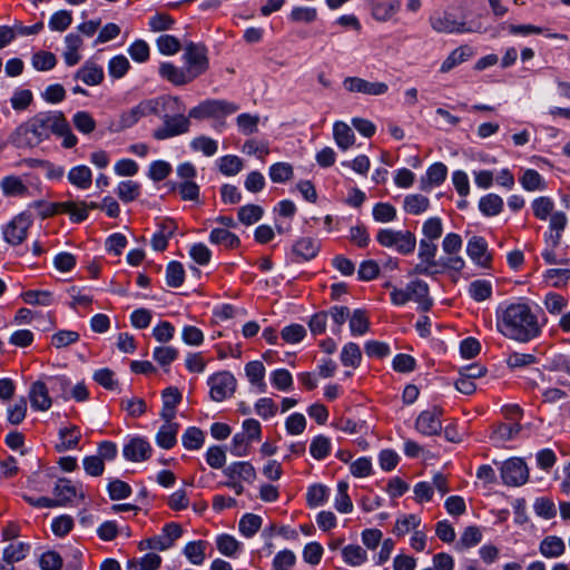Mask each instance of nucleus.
<instances>
[{
  "instance_id": "obj_1",
  "label": "nucleus",
  "mask_w": 570,
  "mask_h": 570,
  "mask_svg": "<svg viewBox=\"0 0 570 570\" xmlns=\"http://www.w3.org/2000/svg\"><path fill=\"white\" fill-rule=\"evenodd\" d=\"M497 331L509 340L528 343L541 334L538 316L529 304H500L495 311Z\"/></svg>"
},
{
  "instance_id": "obj_2",
  "label": "nucleus",
  "mask_w": 570,
  "mask_h": 570,
  "mask_svg": "<svg viewBox=\"0 0 570 570\" xmlns=\"http://www.w3.org/2000/svg\"><path fill=\"white\" fill-rule=\"evenodd\" d=\"M62 126L61 112H39L21 124L10 136V142L18 148H33L53 135Z\"/></svg>"
},
{
  "instance_id": "obj_3",
  "label": "nucleus",
  "mask_w": 570,
  "mask_h": 570,
  "mask_svg": "<svg viewBox=\"0 0 570 570\" xmlns=\"http://www.w3.org/2000/svg\"><path fill=\"white\" fill-rule=\"evenodd\" d=\"M181 109L183 101L176 96L163 95L144 99L120 114L117 127L118 130H125L134 127L144 117L150 115L160 116L163 112L180 111Z\"/></svg>"
},
{
  "instance_id": "obj_4",
  "label": "nucleus",
  "mask_w": 570,
  "mask_h": 570,
  "mask_svg": "<svg viewBox=\"0 0 570 570\" xmlns=\"http://www.w3.org/2000/svg\"><path fill=\"white\" fill-rule=\"evenodd\" d=\"M391 287L390 284H386ZM414 301L419 304V308L423 312L428 311L432 305V299L429 297V286L421 279L410 282L405 288H397L392 286L391 302L394 305L402 306L407 302Z\"/></svg>"
},
{
  "instance_id": "obj_5",
  "label": "nucleus",
  "mask_w": 570,
  "mask_h": 570,
  "mask_svg": "<svg viewBox=\"0 0 570 570\" xmlns=\"http://www.w3.org/2000/svg\"><path fill=\"white\" fill-rule=\"evenodd\" d=\"M185 105L180 111L163 112L159 117L163 120L161 126L153 131L156 140H166L176 136L184 135L189 131L190 117L184 115Z\"/></svg>"
},
{
  "instance_id": "obj_6",
  "label": "nucleus",
  "mask_w": 570,
  "mask_h": 570,
  "mask_svg": "<svg viewBox=\"0 0 570 570\" xmlns=\"http://www.w3.org/2000/svg\"><path fill=\"white\" fill-rule=\"evenodd\" d=\"M376 240L381 246L393 248L402 255L413 253L416 246L415 235L406 229L382 228L376 234Z\"/></svg>"
},
{
  "instance_id": "obj_7",
  "label": "nucleus",
  "mask_w": 570,
  "mask_h": 570,
  "mask_svg": "<svg viewBox=\"0 0 570 570\" xmlns=\"http://www.w3.org/2000/svg\"><path fill=\"white\" fill-rule=\"evenodd\" d=\"M238 110L234 102L222 99H207L189 110V117L194 119L220 118Z\"/></svg>"
},
{
  "instance_id": "obj_8",
  "label": "nucleus",
  "mask_w": 570,
  "mask_h": 570,
  "mask_svg": "<svg viewBox=\"0 0 570 570\" xmlns=\"http://www.w3.org/2000/svg\"><path fill=\"white\" fill-rule=\"evenodd\" d=\"M183 59L185 69L193 80L208 69L207 50L203 45L187 43L184 49Z\"/></svg>"
},
{
  "instance_id": "obj_9",
  "label": "nucleus",
  "mask_w": 570,
  "mask_h": 570,
  "mask_svg": "<svg viewBox=\"0 0 570 570\" xmlns=\"http://www.w3.org/2000/svg\"><path fill=\"white\" fill-rule=\"evenodd\" d=\"M501 479L509 487H520L529 479V470L523 460L512 458L501 464Z\"/></svg>"
},
{
  "instance_id": "obj_10",
  "label": "nucleus",
  "mask_w": 570,
  "mask_h": 570,
  "mask_svg": "<svg viewBox=\"0 0 570 570\" xmlns=\"http://www.w3.org/2000/svg\"><path fill=\"white\" fill-rule=\"evenodd\" d=\"M236 379L227 371L214 374L208 380L212 400L222 402L230 397L236 390Z\"/></svg>"
},
{
  "instance_id": "obj_11",
  "label": "nucleus",
  "mask_w": 570,
  "mask_h": 570,
  "mask_svg": "<svg viewBox=\"0 0 570 570\" xmlns=\"http://www.w3.org/2000/svg\"><path fill=\"white\" fill-rule=\"evenodd\" d=\"M343 88L351 94L366 96H382L389 90V86L382 81H368L361 77H346L343 80Z\"/></svg>"
},
{
  "instance_id": "obj_12",
  "label": "nucleus",
  "mask_w": 570,
  "mask_h": 570,
  "mask_svg": "<svg viewBox=\"0 0 570 570\" xmlns=\"http://www.w3.org/2000/svg\"><path fill=\"white\" fill-rule=\"evenodd\" d=\"M32 225V217L28 213L17 215L4 228L3 237L10 245H20L28 234V229Z\"/></svg>"
},
{
  "instance_id": "obj_13",
  "label": "nucleus",
  "mask_w": 570,
  "mask_h": 570,
  "mask_svg": "<svg viewBox=\"0 0 570 570\" xmlns=\"http://www.w3.org/2000/svg\"><path fill=\"white\" fill-rule=\"evenodd\" d=\"M441 415L442 410L435 406L421 412L415 421L416 431L426 436L440 434L442 431Z\"/></svg>"
},
{
  "instance_id": "obj_14",
  "label": "nucleus",
  "mask_w": 570,
  "mask_h": 570,
  "mask_svg": "<svg viewBox=\"0 0 570 570\" xmlns=\"http://www.w3.org/2000/svg\"><path fill=\"white\" fill-rule=\"evenodd\" d=\"M49 390L51 389L46 379L38 380L30 385L28 396L35 411L45 412L51 407L52 399L49 395Z\"/></svg>"
},
{
  "instance_id": "obj_15",
  "label": "nucleus",
  "mask_w": 570,
  "mask_h": 570,
  "mask_svg": "<svg viewBox=\"0 0 570 570\" xmlns=\"http://www.w3.org/2000/svg\"><path fill=\"white\" fill-rule=\"evenodd\" d=\"M150 443L140 436L132 438L122 449L125 459L132 462H141L151 455Z\"/></svg>"
},
{
  "instance_id": "obj_16",
  "label": "nucleus",
  "mask_w": 570,
  "mask_h": 570,
  "mask_svg": "<svg viewBox=\"0 0 570 570\" xmlns=\"http://www.w3.org/2000/svg\"><path fill=\"white\" fill-rule=\"evenodd\" d=\"M227 479L240 482L253 483L256 479V470L250 462L237 461L233 462L223 470Z\"/></svg>"
},
{
  "instance_id": "obj_17",
  "label": "nucleus",
  "mask_w": 570,
  "mask_h": 570,
  "mask_svg": "<svg viewBox=\"0 0 570 570\" xmlns=\"http://www.w3.org/2000/svg\"><path fill=\"white\" fill-rule=\"evenodd\" d=\"M30 551V546L24 542H13L4 548L0 570H13V563L23 560Z\"/></svg>"
},
{
  "instance_id": "obj_18",
  "label": "nucleus",
  "mask_w": 570,
  "mask_h": 570,
  "mask_svg": "<svg viewBox=\"0 0 570 570\" xmlns=\"http://www.w3.org/2000/svg\"><path fill=\"white\" fill-rule=\"evenodd\" d=\"M431 27L436 32L443 33H462L470 31V29L465 28L464 22L456 20L450 13H443L440 16L432 17L430 19Z\"/></svg>"
},
{
  "instance_id": "obj_19",
  "label": "nucleus",
  "mask_w": 570,
  "mask_h": 570,
  "mask_svg": "<svg viewBox=\"0 0 570 570\" xmlns=\"http://www.w3.org/2000/svg\"><path fill=\"white\" fill-rule=\"evenodd\" d=\"M466 253L475 264L482 267L488 266L491 261V255L488 252V243L480 236H473L469 239Z\"/></svg>"
},
{
  "instance_id": "obj_20",
  "label": "nucleus",
  "mask_w": 570,
  "mask_h": 570,
  "mask_svg": "<svg viewBox=\"0 0 570 570\" xmlns=\"http://www.w3.org/2000/svg\"><path fill=\"white\" fill-rule=\"evenodd\" d=\"M159 75L175 86H184L193 81L185 68H179L171 62L160 63Z\"/></svg>"
},
{
  "instance_id": "obj_21",
  "label": "nucleus",
  "mask_w": 570,
  "mask_h": 570,
  "mask_svg": "<svg viewBox=\"0 0 570 570\" xmlns=\"http://www.w3.org/2000/svg\"><path fill=\"white\" fill-rule=\"evenodd\" d=\"M539 552L547 559H557L564 554L566 543L558 535H547L539 543Z\"/></svg>"
},
{
  "instance_id": "obj_22",
  "label": "nucleus",
  "mask_w": 570,
  "mask_h": 570,
  "mask_svg": "<svg viewBox=\"0 0 570 570\" xmlns=\"http://www.w3.org/2000/svg\"><path fill=\"white\" fill-rule=\"evenodd\" d=\"M67 179L77 189L87 190L92 185V171L86 165H78L68 171Z\"/></svg>"
},
{
  "instance_id": "obj_23",
  "label": "nucleus",
  "mask_w": 570,
  "mask_h": 570,
  "mask_svg": "<svg viewBox=\"0 0 570 570\" xmlns=\"http://www.w3.org/2000/svg\"><path fill=\"white\" fill-rule=\"evenodd\" d=\"M448 168L442 163H435L426 170L425 176L421 178V189L428 191L433 187L440 186L446 178Z\"/></svg>"
},
{
  "instance_id": "obj_24",
  "label": "nucleus",
  "mask_w": 570,
  "mask_h": 570,
  "mask_svg": "<svg viewBox=\"0 0 570 570\" xmlns=\"http://www.w3.org/2000/svg\"><path fill=\"white\" fill-rule=\"evenodd\" d=\"M76 78L88 86H98L102 82L105 73L102 67L92 61H87L80 69H78Z\"/></svg>"
},
{
  "instance_id": "obj_25",
  "label": "nucleus",
  "mask_w": 570,
  "mask_h": 570,
  "mask_svg": "<svg viewBox=\"0 0 570 570\" xmlns=\"http://www.w3.org/2000/svg\"><path fill=\"white\" fill-rule=\"evenodd\" d=\"M81 438V432L78 426L69 425L60 428L59 430V443L56 449L58 452H65L68 450L76 449Z\"/></svg>"
},
{
  "instance_id": "obj_26",
  "label": "nucleus",
  "mask_w": 570,
  "mask_h": 570,
  "mask_svg": "<svg viewBox=\"0 0 570 570\" xmlns=\"http://www.w3.org/2000/svg\"><path fill=\"white\" fill-rule=\"evenodd\" d=\"M320 247L318 240L311 237H303L293 245V254L297 258L309 261L317 255Z\"/></svg>"
},
{
  "instance_id": "obj_27",
  "label": "nucleus",
  "mask_w": 570,
  "mask_h": 570,
  "mask_svg": "<svg viewBox=\"0 0 570 570\" xmlns=\"http://www.w3.org/2000/svg\"><path fill=\"white\" fill-rule=\"evenodd\" d=\"M266 368L261 361H252L245 365V374L249 383L258 387L261 393L266 392L267 385L264 381Z\"/></svg>"
},
{
  "instance_id": "obj_28",
  "label": "nucleus",
  "mask_w": 570,
  "mask_h": 570,
  "mask_svg": "<svg viewBox=\"0 0 570 570\" xmlns=\"http://www.w3.org/2000/svg\"><path fill=\"white\" fill-rule=\"evenodd\" d=\"M333 137H334L336 145L342 150H347L355 142V135H354L352 128L343 121H336L334 124Z\"/></svg>"
},
{
  "instance_id": "obj_29",
  "label": "nucleus",
  "mask_w": 570,
  "mask_h": 570,
  "mask_svg": "<svg viewBox=\"0 0 570 570\" xmlns=\"http://www.w3.org/2000/svg\"><path fill=\"white\" fill-rule=\"evenodd\" d=\"M60 213L67 214L72 223H81L88 218L87 203L83 200L59 203Z\"/></svg>"
},
{
  "instance_id": "obj_30",
  "label": "nucleus",
  "mask_w": 570,
  "mask_h": 570,
  "mask_svg": "<svg viewBox=\"0 0 570 570\" xmlns=\"http://www.w3.org/2000/svg\"><path fill=\"white\" fill-rule=\"evenodd\" d=\"M65 43L66 50L63 52V58L66 63L68 66L77 65L81 59L80 55L78 53V50L82 46V39L78 35L69 33L65 38Z\"/></svg>"
},
{
  "instance_id": "obj_31",
  "label": "nucleus",
  "mask_w": 570,
  "mask_h": 570,
  "mask_svg": "<svg viewBox=\"0 0 570 570\" xmlns=\"http://www.w3.org/2000/svg\"><path fill=\"white\" fill-rule=\"evenodd\" d=\"M567 216L562 212L553 213L550 217L551 233L547 236V243L552 247L559 245L561 239V232L566 228Z\"/></svg>"
},
{
  "instance_id": "obj_32",
  "label": "nucleus",
  "mask_w": 570,
  "mask_h": 570,
  "mask_svg": "<svg viewBox=\"0 0 570 570\" xmlns=\"http://www.w3.org/2000/svg\"><path fill=\"white\" fill-rule=\"evenodd\" d=\"M207 542L204 540L190 541L184 548V556L194 566H200L206 559Z\"/></svg>"
},
{
  "instance_id": "obj_33",
  "label": "nucleus",
  "mask_w": 570,
  "mask_h": 570,
  "mask_svg": "<svg viewBox=\"0 0 570 570\" xmlns=\"http://www.w3.org/2000/svg\"><path fill=\"white\" fill-rule=\"evenodd\" d=\"M209 242L225 248H236L240 244L238 236L226 228H214L209 234Z\"/></svg>"
},
{
  "instance_id": "obj_34",
  "label": "nucleus",
  "mask_w": 570,
  "mask_h": 570,
  "mask_svg": "<svg viewBox=\"0 0 570 570\" xmlns=\"http://www.w3.org/2000/svg\"><path fill=\"white\" fill-rule=\"evenodd\" d=\"M56 499H52L57 505H65L77 495L76 487L69 480H59L53 489Z\"/></svg>"
},
{
  "instance_id": "obj_35",
  "label": "nucleus",
  "mask_w": 570,
  "mask_h": 570,
  "mask_svg": "<svg viewBox=\"0 0 570 570\" xmlns=\"http://www.w3.org/2000/svg\"><path fill=\"white\" fill-rule=\"evenodd\" d=\"M179 425L177 423L163 424L156 435V443L163 449H171L177 442Z\"/></svg>"
},
{
  "instance_id": "obj_36",
  "label": "nucleus",
  "mask_w": 570,
  "mask_h": 570,
  "mask_svg": "<svg viewBox=\"0 0 570 570\" xmlns=\"http://www.w3.org/2000/svg\"><path fill=\"white\" fill-rule=\"evenodd\" d=\"M421 524V518L416 514H404L396 519L393 533L403 537L410 531H415Z\"/></svg>"
},
{
  "instance_id": "obj_37",
  "label": "nucleus",
  "mask_w": 570,
  "mask_h": 570,
  "mask_svg": "<svg viewBox=\"0 0 570 570\" xmlns=\"http://www.w3.org/2000/svg\"><path fill=\"white\" fill-rule=\"evenodd\" d=\"M140 184L134 180L120 181L116 188L118 198L124 203L136 200L140 196Z\"/></svg>"
},
{
  "instance_id": "obj_38",
  "label": "nucleus",
  "mask_w": 570,
  "mask_h": 570,
  "mask_svg": "<svg viewBox=\"0 0 570 570\" xmlns=\"http://www.w3.org/2000/svg\"><path fill=\"white\" fill-rule=\"evenodd\" d=\"M342 557L343 560L352 567H358L367 560L366 551L356 544H348L344 547L342 550Z\"/></svg>"
},
{
  "instance_id": "obj_39",
  "label": "nucleus",
  "mask_w": 570,
  "mask_h": 570,
  "mask_svg": "<svg viewBox=\"0 0 570 570\" xmlns=\"http://www.w3.org/2000/svg\"><path fill=\"white\" fill-rule=\"evenodd\" d=\"M430 205L428 197L420 194L407 195L404 198V210L411 215H420L424 213Z\"/></svg>"
},
{
  "instance_id": "obj_40",
  "label": "nucleus",
  "mask_w": 570,
  "mask_h": 570,
  "mask_svg": "<svg viewBox=\"0 0 570 570\" xmlns=\"http://www.w3.org/2000/svg\"><path fill=\"white\" fill-rule=\"evenodd\" d=\"M520 184L528 191L543 190L546 188L543 177L534 169L524 170L520 177Z\"/></svg>"
},
{
  "instance_id": "obj_41",
  "label": "nucleus",
  "mask_w": 570,
  "mask_h": 570,
  "mask_svg": "<svg viewBox=\"0 0 570 570\" xmlns=\"http://www.w3.org/2000/svg\"><path fill=\"white\" fill-rule=\"evenodd\" d=\"M469 294L476 302H483L492 296V284L487 279H476L470 283Z\"/></svg>"
},
{
  "instance_id": "obj_42",
  "label": "nucleus",
  "mask_w": 570,
  "mask_h": 570,
  "mask_svg": "<svg viewBox=\"0 0 570 570\" xmlns=\"http://www.w3.org/2000/svg\"><path fill=\"white\" fill-rule=\"evenodd\" d=\"M243 167V160L235 155H226L218 159L219 171L225 176H235Z\"/></svg>"
},
{
  "instance_id": "obj_43",
  "label": "nucleus",
  "mask_w": 570,
  "mask_h": 570,
  "mask_svg": "<svg viewBox=\"0 0 570 570\" xmlns=\"http://www.w3.org/2000/svg\"><path fill=\"white\" fill-rule=\"evenodd\" d=\"M269 178L273 183H285L293 178L294 169L293 166L285 161L273 164L269 167Z\"/></svg>"
},
{
  "instance_id": "obj_44",
  "label": "nucleus",
  "mask_w": 570,
  "mask_h": 570,
  "mask_svg": "<svg viewBox=\"0 0 570 570\" xmlns=\"http://www.w3.org/2000/svg\"><path fill=\"white\" fill-rule=\"evenodd\" d=\"M348 484L346 481L337 483V493L335 497V509L341 513H350L353 510L352 500L347 493Z\"/></svg>"
},
{
  "instance_id": "obj_45",
  "label": "nucleus",
  "mask_w": 570,
  "mask_h": 570,
  "mask_svg": "<svg viewBox=\"0 0 570 570\" xmlns=\"http://www.w3.org/2000/svg\"><path fill=\"white\" fill-rule=\"evenodd\" d=\"M181 442L187 450H198L205 442V434L200 429L191 426L183 434Z\"/></svg>"
},
{
  "instance_id": "obj_46",
  "label": "nucleus",
  "mask_w": 570,
  "mask_h": 570,
  "mask_svg": "<svg viewBox=\"0 0 570 570\" xmlns=\"http://www.w3.org/2000/svg\"><path fill=\"white\" fill-rule=\"evenodd\" d=\"M520 430H521V426L519 423H511V424L502 423L493 430V432L491 434V439L494 442H505V441L514 439L519 434Z\"/></svg>"
},
{
  "instance_id": "obj_47",
  "label": "nucleus",
  "mask_w": 570,
  "mask_h": 570,
  "mask_svg": "<svg viewBox=\"0 0 570 570\" xmlns=\"http://www.w3.org/2000/svg\"><path fill=\"white\" fill-rule=\"evenodd\" d=\"M362 360L360 346L356 343H347L341 352V362L344 366L357 367Z\"/></svg>"
},
{
  "instance_id": "obj_48",
  "label": "nucleus",
  "mask_w": 570,
  "mask_h": 570,
  "mask_svg": "<svg viewBox=\"0 0 570 570\" xmlns=\"http://www.w3.org/2000/svg\"><path fill=\"white\" fill-rule=\"evenodd\" d=\"M479 207L483 214L494 216L502 210L503 199L495 194H489L481 198Z\"/></svg>"
},
{
  "instance_id": "obj_49",
  "label": "nucleus",
  "mask_w": 570,
  "mask_h": 570,
  "mask_svg": "<svg viewBox=\"0 0 570 570\" xmlns=\"http://www.w3.org/2000/svg\"><path fill=\"white\" fill-rule=\"evenodd\" d=\"M531 207L533 215L538 219L546 220L550 215L553 214L552 212L554 208V203L551 198L541 196L532 202Z\"/></svg>"
},
{
  "instance_id": "obj_50",
  "label": "nucleus",
  "mask_w": 570,
  "mask_h": 570,
  "mask_svg": "<svg viewBox=\"0 0 570 570\" xmlns=\"http://www.w3.org/2000/svg\"><path fill=\"white\" fill-rule=\"evenodd\" d=\"M185 281V271L179 262L173 261L166 268V283L170 287H179Z\"/></svg>"
},
{
  "instance_id": "obj_51",
  "label": "nucleus",
  "mask_w": 570,
  "mask_h": 570,
  "mask_svg": "<svg viewBox=\"0 0 570 570\" xmlns=\"http://www.w3.org/2000/svg\"><path fill=\"white\" fill-rule=\"evenodd\" d=\"M239 531L246 537H253L262 527V518L259 515L247 513L239 521Z\"/></svg>"
},
{
  "instance_id": "obj_52",
  "label": "nucleus",
  "mask_w": 570,
  "mask_h": 570,
  "mask_svg": "<svg viewBox=\"0 0 570 570\" xmlns=\"http://www.w3.org/2000/svg\"><path fill=\"white\" fill-rule=\"evenodd\" d=\"M3 193L8 196H22L28 191L22 180L17 176H7L0 184Z\"/></svg>"
},
{
  "instance_id": "obj_53",
  "label": "nucleus",
  "mask_w": 570,
  "mask_h": 570,
  "mask_svg": "<svg viewBox=\"0 0 570 570\" xmlns=\"http://www.w3.org/2000/svg\"><path fill=\"white\" fill-rule=\"evenodd\" d=\"M328 488L323 484H313L308 488L306 500L312 508L322 505L328 498Z\"/></svg>"
},
{
  "instance_id": "obj_54",
  "label": "nucleus",
  "mask_w": 570,
  "mask_h": 570,
  "mask_svg": "<svg viewBox=\"0 0 570 570\" xmlns=\"http://www.w3.org/2000/svg\"><path fill=\"white\" fill-rule=\"evenodd\" d=\"M348 320L350 330L353 335H363L367 332L370 322L364 311L355 309Z\"/></svg>"
},
{
  "instance_id": "obj_55",
  "label": "nucleus",
  "mask_w": 570,
  "mask_h": 570,
  "mask_svg": "<svg viewBox=\"0 0 570 570\" xmlns=\"http://www.w3.org/2000/svg\"><path fill=\"white\" fill-rule=\"evenodd\" d=\"M26 304L49 306L52 304V294L48 291H27L21 294Z\"/></svg>"
},
{
  "instance_id": "obj_56",
  "label": "nucleus",
  "mask_w": 570,
  "mask_h": 570,
  "mask_svg": "<svg viewBox=\"0 0 570 570\" xmlns=\"http://www.w3.org/2000/svg\"><path fill=\"white\" fill-rule=\"evenodd\" d=\"M190 147L196 151L203 153L207 157L214 156L218 150L217 141L207 136L194 138L190 142Z\"/></svg>"
},
{
  "instance_id": "obj_57",
  "label": "nucleus",
  "mask_w": 570,
  "mask_h": 570,
  "mask_svg": "<svg viewBox=\"0 0 570 570\" xmlns=\"http://www.w3.org/2000/svg\"><path fill=\"white\" fill-rule=\"evenodd\" d=\"M311 455L316 460L325 459L331 452V441L324 435H317L309 445Z\"/></svg>"
},
{
  "instance_id": "obj_58",
  "label": "nucleus",
  "mask_w": 570,
  "mask_h": 570,
  "mask_svg": "<svg viewBox=\"0 0 570 570\" xmlns=\"http://www.w3.org/2000/svg\"><path fill=\"white\" fill-rule=\"evenodd\" d=\"M271 382L279 391H288L293 386V376L286 368H278L271 373Z\"/></svg>"
},
{
  "instance_id": "obj_59",
  "label": "nucleus",
  "mask_w": 570,
  "mask_h": 570,
  "mask_svg": "<svg viewBox=\"0 0 570 570\" xmlns=\"http://www.w3.org/2000/svg\"><path fill=\"white\" fill-rule=\"evenodd\" d=\"M263 213L258 205H245L238 209V219L245 225H253L262 218Z\"/></svg>"
},
{
  "instance_id": "obj_60",
  "label": "nucleus",
  "mask_w": 570,
  "mask_h": 570,
  "mask_svg": "<svg viewBox=\"0 0 570 570\" xmlns=\"http://www.w3.org/2000/svg\"><path fill=\"white\" fill-rule=\"evenodd\" d=\"M469 58L468 50L465 48L454 49L442 62L440 71L445 73L452 70L454 67L464 62Z\"/></svg>"
},
{
  "instance_id": "obj_61",
  "label": "nucleus",
  "mask_w": 570,
  "mask_h": 570,
  "mask_svg": "<svg viewBox=\"0 0 570 570\" xmlns=\"http://www.w3.org/2000/svg\"><path fill=\"white\" fill-rule=\"evenodd\" d=\"M72 23V14L70 11L60 10L55 12L49 20V28L52 31L63 32Z\"/></svg>"
},
{
  "instance_id": "obj_62",
  "label": "nucleus",
  "mask_w": 570,
  "mask_h": 570,
  "mask_svg": "<svg viewBox=\"0 0 570 570\" xmlns=\"http://www.w3.org/2000/svg\"><path fill=\"white\" fill-rule=\"evenodd\" d=\"M129 67V60L125 56H115L108 63L109 76L115 79L122 78L127 73Z\"/></svg>"
},
{
  "instance_id": "obj_63",
  "label": "nucleus",
  "mask_w": 570,
  "mask_h": 570,
  "mask_svg": "<svg viewBox=\"0 0 570 570\" xmlns=\"http://www.w3.org/2000/svg\"><path fill=\"white\" fill-rule=\"evenodd\" d=\"M158 50L166 56H173L180 50L179 40L171 35H161L156 41Z\"/></svg>"
},
{
  "instance_id": "obj_64",
  "label": "nucleus",
  "mask_w": 570,
  "mask_h": 570,
  "mask_svg": "<svg viewBox=\"0 0 570 570\" xmlns=\"http://www.w3.org/2000/svg\"><path fill=\"white\" fill-rule=\"evenodd\" d=\"M205 456L207 464L213 469H223L226 464V453L219 445L209 446Z\"/></svg>"
}]
</instances>
